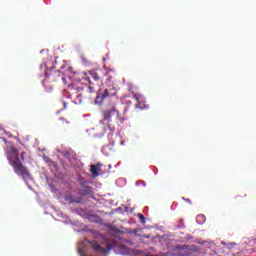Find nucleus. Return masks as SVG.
<instances>
[{"label":"nucleus","instance_id":"f257e3e1","mask_svg":"<svg viewBox=\"0 0 256 256\" xmlns=\"http://www.w3.org/2000/svg\"><path fill=\"white\" fill-rule=\"evenodd\" d=\"M6 157L9 161V165L13 167L14 173H16V175H19L24 180L31 179V173L29 172V169H27V167H25L19 159V150H17L15 146L10 145L6 149Z\"/></svg>","mask_w":256,"mask_h":256},{"label":"nucleus","instance_id":"f03ea898","mask_svg":"<svg viewBox=\"0 0 256 256\" xmlns=\"http://www.w3.org/2000/svg\"><path fill=\"white\" fill-rule=\"evenodd\" d=\"M45 75L46 77L43 80L42 85L48 93L55 87V83H58V81L61 80H63L64 83L66 81L65 76L61 74V71L56 70L55 67L46 69Z\"/></svg>","mask_w":256,"mask_h":256},{"label":"nucleus","instance_id":"7ed1b4c3","mask_svg":"<svg viewBox=\"0 0 256 256\" xmlns=\"http://www.w3.org/2000/svg\"><path fill=\"white\" fill-rule=\"evenodd\" d=\"M104 121H111V119L119 120L121 119V114L119 109H117V104L115 102H109L105 109L102 111Z\"/></svg>","mask_w":256,"mask_h":256},{"label":"nucleus","instance_id":"20e7f679","mask_svg":"<svg viewBox=\"0 0 256 256\" xmlns=\"http://www.w3.org/2000/svg\"><path fill=\"white\" fill-rule=\"evenodd\" d=\"M115 95H117V89H115V87L100 88L97 91L95 103L96 105H103V102L107 97H115Z\"/></svg>","mask_w":256,"mask_h":256},{"label":"nucleus","instance_id":"39448f33","mask_svg":"<svg viewBox=\"0 0 256 256\" xmlns=\"http://www.w3.org/2000/svg\"><path fill=\"white\" fill-rule=\"evenodd\" d=\"M88 243L91 245L93 251H96V253H102V254L109 253V251L117 247V240H111L110 242H108L106 245V249L101 247L100 244L97 243V241L95 240L88 241Z\"/></svg>","mask_w":256,"mask_h":256},{"label":"nucleus","instance_id":"423d86ee","mask_svg":"<svg viewBox=\"0 0 256 256\" xmlns=\"http://www.w3.org/2000/svg\"><path fill=\"white\" fill-rule=\"evenodd\" d=\"M172 256H191V249L189 246H175L171 253Z\"/></svg>","mask_w":256,"mask_h":256},{"label":"nucleus","instance_id":"0eeeda50","mask_svg":"<svg viewBox=\"0 0 256 256\" xmlns=\"http://www.w3.org/2000/svg\"><path fill=\"white\" fill-rule=\"evenodd\" d=\"M89 75L96 82L103 81V78L105 77V73H103L101 70H92L89 72Z\"/></svg>","mask_w":256,"mask_h":256},{"label":"nucleus","instance_id":"6e6552de","mask_svg":"<svg viewBox=\"0 0 256 256\" xmlns=\"http://www.w3.org/2000/svg\"><path fill=\"white\" fill-rule=\"evenodd\" d=\"M90 171L94 177H99V172L97 171V166L96 165H91L90 166Z\"/></svg>","mask_w":256,"mask_h":256},{"label":"nucleus","instance_id":"1a4fd4ad","mask_svg":"<svg viewBox=\"0 0 256 256\" xmlns=\"http://www.w3.org/2000/svg\"><path fill=\"white\" fill-rule=\"evenodd\" d=\"M138 219H140V223H142L143 225H145L146 221H145V216L141 213L137 214Z\"/></svg>","mask_w":256,"mask_h":256},{"label":"nucleus","instance_id":"9d476101","mask_svg":"<svg viewBox=\"0 0 256 256\" xmlns=\"http://www.w3.org/2000/svg\"><path fill=\"white\" fill-rule=\"evenodd\" d=\"M85 81H88L89 85L91 84V79L89 77L85 78ZM90 93H93L95 91V87L89 86Z\"/></svg>","mask_w":256,"mask_h":256},{"label":"nucleus","instance_id":"9b49d317","mask_svg":"<svg viewBox=\"0 0 256 256\" xmlns=\"http://www.w3.org/2000/svg\"><path fill=\"white\" fill-rule=\"evenodd\" d=\"M65 123L66 125H69V122H67L64 118H60L58 125H60V127H63Z\"/></svg>","mask_w":256,"mask_h":256},{"label":"nucleus","instance_id":"f8f14e48","mask_svg":"<svg viewBox=\"0 0 256 256\" xmlns=\"http://www.w3.org/2000/svg\"><path fill=\"white\" fill-rule=\"evenodd\" d=\"M133 97L137 100L138 103L141 101V94H134Z\"/></svg>","mask_w":256,"mask_h":256},{"label":"nucleus","instance_id":"ddd939ff","mask_svg":"<svg viewBox=\"0 0 256 256\" xmlns=\"http://www.w3.org/2000/svg\"><path fill=\"white\" fill-rule=\"evenodd\" d=\"M71 151H66L65 153H64V157L66 158V159H71V158H69V157H71Z\"/></svg>","mask_w":256,"mask_h":256},{"label":"nucleus","instance_id":"4468645a","mask_svg":"<svg viewBox=\"0 0 256 256\" xmlns=\"http://www.w3.org/2000/svg\"><path fill=\"white\" fill-rule=\"evenodd\" d=\"M119 250L120 251H127V248L125 247V245H120Z\"/></svg>","mask_w":256,"mask_h":256},{"label":"nucleus","instance_id":"2eb2a0df","mask_svg":"<svg viewBox=\"0 0 256 256\" xmlns=\"http://www.w3.org/2000/svg\"><path fill=\"white\" fill-rule=\"evenodd\" d=\"M135 109H143V107H141V103L138 102L136 105H135Z\"/></svg>","mask_w":256,"mask_h":256},{"label":"nucleus","instance_id":"dca6fc26","mask_svg":"<svg viewBox=\"0 0 256 256\" xmlns=\"http://www.w3.org/2000/svg\"><path fill=\"white\" fill-rule=\"evenodd\" d=\"M128 112H129V106H126V107L124 108V115H127Z\"/></svg>","mask_w":256,"mask_h":256},{"label":"nucleus","instance_id":"f3484780","mask_svg":"<svg viewBox=\"0 0 256 256\" xmlns=\"http://www.w3.org/2000/svg\"><path fill=\"white\" fill-rule=\"evenodd\" d=\"M25 152H22V154H21V156H20V159H22V161H24L25 160Z\"/></svg>","mask_w":256,"mask_h":256},{"label":"nucleus","instance_id":"a211bd4d","mask_svg":"<svg viewBox=\"0 0 256 256\" xmlns=\"http://www.w3.org/2000/svg\"><path fill=\"white\" fill-rule=\"evenodd\" d=\"M96 167H97V172L99 173V171H101V168H99L101 167V164H97Z\"/></svg>","mask_w":256,"mask_h":256},{"label":"nucleus","instance_id":"6ab92c4d","mask_svg":"<svg viewBox=\"0 0 256 256\" xmlns=\"http://www.w3.org/2000/svg\"><path fill=\"white\" fill-rule=\"evenodd\" d=\"M144 239H149V237H151V236H149V235H143L142 236Z\"/></svg>","mask_w":256,"mask_h":256},{"label":"nucleus","instance_id":"aec40b11","mask_svg":"<svg viewBox=\"0 0 256 256\" xmlns=\"http://www.w3.org/2000/svg\"><path fill=\"white\" fill-rule=\"evenodd\" d=\"M187 203H191V200L189 198L184 199Z\"/></svg>","mask_w":256,"mask_h":256}]
</instances>
